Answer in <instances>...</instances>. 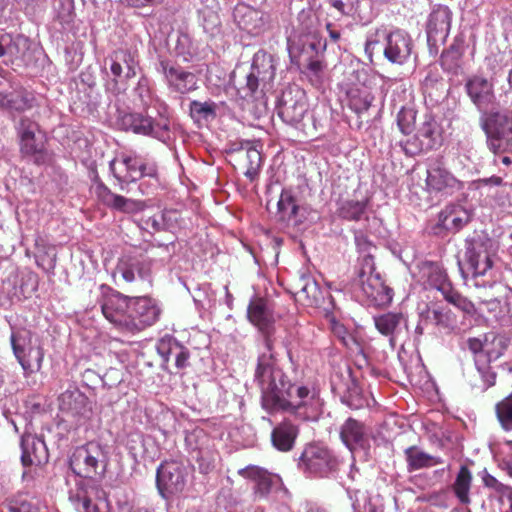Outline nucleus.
<instances>
[{
	"label": "nucleus",
	"mask_w": 512,
	"mask_h": 512,
	"mask_svg": "<svg viewBox=\"0 0 512 512\" xmlns=\"http://www.w3.org/2000/svg\"><path fill=\"white\" fill-rule=\"evenodd\" d=\"M258 384L262 407L268 411H294L306 405V399L310 398L307 387L292 385L272 362L258 363Z\"/></svg>",
	"instance_id": "f257e3e1"
},
{
	"label": "nucleus",
	"mask_w": 512,
	"mask_h": 512,
	"mask_svg": "<svg viewBox=\"0 0 512 512\" xmlns=\"http://www.w3.org/2000/svg\"><path fill=\"white\" fill-rule=\"evenodd\" d=\"M109 462L105 445L96 441L76 447L69 457V467L79 480L96 479L104 476Z\"/></svg>",
	"instance_id": "f03ea898"
},
{
	"label": "nucleus",
	"mask_w": 512,
	"mask_h": 512,
	"mask_svg": "<svg viewBox=\"0 0 512 512\" xmlns=\"http://www.w3.org/2000/svg\"><path fill=\"white\" fill-rule=\"evenodd\" d=\"M481 126L487 136L488 148L495 154L512 151V114L507 111H485Z\"/></svg>",
	"instance_id": "7ed1b4c3"
},
{
	"label": "nucleus",
	"mask_w": 512,
	"mask_h": 512,
	"mask_svg": "<svg viewBox=\"0 0 512 512\" xmlns=\"http://www.w3.org/2000/svg\"><path fill=\"white\" fill-rule=\"evenodd\" d=\"M414 133L401 142L406 155L417 156L431 151L442 144V127L431 114H423L418 118Z\"/></svg>",
	"instance_id": "20e7f679"
},
{
	"label": "nucleus",
	"mask_w": 512,
	"mask_h": 512,
	"mask_svg": "<svg viewBox=\"0 0 512 512\" xmlns=\"http://www.w3.org/2000/svg\"><path fill=\"white\" fill-rule=\"evenodd\" d=\"M356 281L367 299L375 306H386L391 303L393 291L385 285L381 275L375 269L374 259L365 255L356 273Z\"/></svg>",
	"instance_id": "39448f33"
},
{
	"label": "nucleus",
	"mask_w": 512,
	"mask_h": 512,
	"mask_svg": "<svg viewBox=\"0 0 512 512\" xmlns=\"http://www.w3.org/2000/svg\"><path fill=\"white\" fill-rule=\"evenodd\" d=\"M117 124L124 131L150 136L162 142L170 139L169 120L163 117L154 120L152 117L138 112H121Z\"/></svg>",
	"instance_id": "423d86ee"
},
{
	"label": "nucleus",
	"mask_w": 512,
	"mask_h": 512,
	"mask_svg": "<svg viewBox=\"0 0 512 512\" xmlns=\"http://www.w3.org/2000/svg\"><path fill=\"white\" fill-rule=\"evenodd\" d=\"M13 353L26 374L38 372L44 358L43 348L33 344L32 332L27 329L13 330L10 336Z\"/></svg>",
	"instance_id": "0eeeda50"
},
{
	"label": "nucleus",
	"mask_w": 512,
	"mask_h": 512,
	"mask_svg": "<svg viewBox=\"0 0 512 512\" xmlns=\"http://www.w3.org/2000/svg\"><path fill=\"white\" fill-rule=\"evenodd\" d=\"M187 476V468L182 462H162L156 470V487L160 496L169 500L181 494L186 487Z\"/></svg>",
	"instance_id": "6e6552de"
},
{
	"label": "nucleus",
	"mask_w": 512,
	"mask_h": 512,
	"mask_svg": "<svg viewBox=\"0 0 512 512\" xmlns=\"http://www.w3.org/2000/svg\"><path fill=\"white\" fill-rule=\"evenodd\" d=\"M298 466L313 476L327 477L336 471L338 460L327 447L309 444L304 448Z\"/></svg>",
	"instance_id": "1a4fd4ad"
},
{
	"label": "nucleus",
	"mask_w": 512,
	"mask_h": 512,
	"mask_svg": "<svg viewBox=\"0 0 512 512\" xmlns=\"http://www.w3.org/2000/svg\"><path fill=\"white\" fill-rule=\"evenodd\" d=\"M130 297L110 290L103 294L100 306L103 316L117 329L130 333Z\"/></svg>",
	"instance_id": "9d476101"
},
{
	"label": "nucleus",
	"mask_w": 512,
	"mask_h": 512,
	"mask_svg": "<svg viewBox=\"0 0 512 512\" xmlns=\"http://www.w3.org/2000/svg\"><path fill=\"white\" fill-rule=\"evenodd\" d=\"M308 110L306 93L298 86H290L282 92L278 114L288 124L295 125L302 121Z\"/></svg>",
	"instance_id": "9b49d317"
},
{
	"label": "nucleus",
	"mask_w": 512,
	"mask_h": 512,
	"mask_svg": "<svg viewBox=\"0 0 512 512\" xmlns=\"http://www.w3.org/2000/svg\"><path fill=\"white\" fill-rule=\"evenodd\" d=\"M130 333H138L159 319L161 309L149 297H130Z\"/></svg>",
	"instance_id": "f8f14e48"
},
{
	"label": "nucleus",
	"mask_w": 512,
	"mask_h": 512,
	"mask_svg": "<svg viewBox=\"0 0 512 512\" xmlns=\"http://www.w3.org/2000/svg\"><path fill=\"white\" fill-rule=\"evenodd\" d=\"M157 70L164 75L169 89L175 93L184 95L197 89L195 74L168 59H160Z\"/></svg>",
	"instance_id": "ddd939ff"
},
{
	"label": "nucleus",
	"mask_w": 512,
	"mask_h": 512,
	"mask_svg": "<svg viewBox=\"0 0 512 512\" xmlns=\"http://www.w3.org/2000/svg\"><path fill=\"white\" fill-rule=\"evenodd\" d=\"M92 181L97 198L107 207L122 213L133 214L143 211L145 203L140 200L126 198L113 193L99 178L97 171H93Z\"/></svg>",
	"instance_id": "4468645a"
},
{
	"label": "nucleus",
	"mask_w": 512,
	"mask_h": 512,
	"mask_svg": "<svg viewBox=\"0 0 512 512\" xmlns=\"http://www.w3.org/2000/svg\"><path fill=\"white\" fill-rule=\"evenodd\" d=\"M58 407L67 415L81 423L90 418L92 405L88 397L77 387L73 386L65 390L58 397Z\"/></svg>",
	"instance_id": "2eb2a0df"
},
{
	"label": "nucleus",
	"mask_w": 512,
	"mask_h": 512,
	"mask_svg": "<svg viewBox=\"0 0 512 512\" xmlns=\"http://www.w3.org/2000/svg\"><path fill=\"white\" fill-rule=\"evenodd\" d=\"M426 188L430 193L452 194L462 188V183L440 161L427 170Z\"/></svg>",
	"instance_id": "dca6fc26"
},
{
	"label": "nucleus",
	"mask_w": 512,
	"mask_h": 512,
	"mask_svg": "<svg viewBox=\"0 0 512 512\" xmlns=\"http://www.w3.org/2000/svg\"><path fill=\"white\" fill-rule=\"evenodd\" d=\"M121 163L125 168V173L123 174L116 171L115 160L109 163L110 171L121 184V189H123L122 183L136 182L145 176L155 177L157 174L154 165H149L136 156H125Z\"/></svg>",
	"instance_id": "f3484780"
},
{
	"label": "nucleus",
	"mask_w": 512,
	"mask_h": 512,
	"mask_svg": "<svg viewBox=\"0 0 512 512\" xmlns=\"http://www.w3.org/2000/svg\"><path fill=\"white\" fill-rule=\"evenodd\" d=\"M152 264L153 260L148 257L125 256L120 259L116 269L128 283L135 281L136 275L139 279L150 283Z\"/></svg>",
	"instance_id": "a211bd4d"
},
{
	"label": "nucleus",
	"mask_w": 512,
	"mask_h": 512,
	"mask_svg": "<svg viewBox=\"0 0 512 512\" xmlns=\"http://www.w3.org/2000/svg\"><path fill=\"white\" fill-rule=\"evenodd\" d=\"M21 462L23 466H40L48 462L49 453L44 440L33 434L21 438Z\"/></svg>",
	"instance_id": "6ab92c4d"
},
{
	"label": "nucleus",
	"mask_w": 512,
	"mask_h": 512,
	"mask_svg": "<svg viewBox=\"0 0 512 512\" xmlns=\"http://www.w3.org/2000/svg\"><path fill=\"white\" fill-rule=\"evenodd\" d=\"M467 93L482 114L493 106L496 100L493 84L486 78L474 76L466 83Z\"/></svg>",
	"instance_id": "aec40b11"
},
{
	"label": "nucleus",
	"mask_w": 512,
	"mask_h": 512,
	"mask_svg": "<svg viewBox=\"0 0 512 512\" xmlns=\"http://www.w3.org/2000/svg\"><path fill=\"white\" fill-rule=\"evenodd\" d=\"M158 354L167 363L171 357L175 360L177 369H185L190 365V351L172 336L161 338L156 346Z\"/></svg>",
	"instance_id": "412c9836"
},
{
	"label": "nucleus",
	"mask_w": 512,
	"mask_h": 512,
	"mask_svg": "<svg viewBox=\"0 0 512 512\" xmlns=\"http://www.w3.org/2000/svg\"><path fill=\"white\" fill-rule=\"evenodd\" d=\"M20 153L23 158L37 166L50 165L53 153L46 147L45 136L19 140Z\"/></svg>",
	"instance_id": "4be33fe9"
},
{
	"label": "nucleus",
	"mask_w": 512,
	"mask_h": 512,
	"mask_svg": "<svg viewBox=\"0 0 512 512\" xmlns=\"http://www.w3.org/2000/svg\"><path fill=\"white\" fill-rule=\"evenodd\" d=\"M466 259L473 276L484 275L493 266L492 253L488 244L483 241H473L466 251Z\"/></svg>",
	"instance_id": "5701e85b"
},
{
	"label": "nucleus",
	"mask_w": 512,
	"mask_h": 512,
	"mask_svg": "<svg viewBox=\"0 0 512 512\" xmlns=\"http://www.w3.org/2000/svg\"><path fill=\"white\" fill-rule=\"evenodd\" d=\"M258 330L264 336L265 346L270 352L273 346V335L275 332V303L268 298H258Z\"/></svg>",
	"instance_id": "b1692460"
},
{
	"label": "nucleus",
	"mask_w": 512,
	"mask_h": 512,
	"mask_svg": "<svg viewBox=\"0 0 512 512\" xmlns=\"http://www.w3.org/2000/svg\"><path fill=\"white\" fill-rule=\"evenodd\" d=\"M108 59L110 61V71L114 76L115 82H117V79L121 78L123 74L127 79L135 77L136 60L134 54L129 50L117 49Z\"/></svg>",
	"instance_id": "393cba45"
},
{
	"label": "nucleus",
	"mask_w": 512,
	"mask_h": 512,
	"mask_svg": "<svg viewBox=\"0 0 512 512\" xmlns=\"http://www.w3.org/2000/svg\"><path fill=\"white\" fill-rule=\"evenodd\" d=\"M411 53V39L399 32H392L387 38V46L384 50L386 58L393 62L402 64Z\"/></svg>",
	"instance_id": "a878e982"
},
{
	"label": "nucleus",
	"mask_w": 512,
	"mask_h": 512,
	"mask_svg": "<svg viewBox=\"0 0 512 512\" xmlns=\"http://www.w3.org/2000/svg\"><path fill=\"white\" fill-rule=\"evenodd\" d=\"M299 434V428L291 421L284 420L271 433L272 445L281 452L291 451Z\"/></svg>",
	"instance_id": "bb28decb"
},
{
	"label": "nucleus",
	"mask_w": 512,
	"mask_h": 512,
	"mask_svg": "<svg viewBox=\"0 0 512 512\" xmlns=\"http://www.w3.org/2000/svg\"><path fill=\"white\" fill-rule=\"evenodd\" d=\"M34 103V95L24 88L9 93L0 91V107L8 111L24 112L33 108Z\"/></svg>",
	"instance_id": "cd10ccee"
},
{
	"label": "nucleus",
	"mask_w": 512,
	"mask_h": 512,
	"mask_svg": "<svg viewBox=\"0 0 512 512\" xmlns=\"http://www.w3.org/2000/svg\"><path fill=\"white\" fill-rule=\"evenodd\" d=\"M471 215L461 205H449L439 214V224L448 231L457 232L467 225Z\"/></svg>",
	"instance_id": "c85d7f7f"
},
{
	"label": "nucleus",
	"mask_w": 512,
	"mask_h": 512,
	"mask_svg": "<svg viewBox=\"0 0 512 512\" xmlns=\"http://www.w3.org/2000/svg\"><path fill=\"white\" fill-rule=\"evenodd\" d=\"M451 27V11L446 6H438L430 14L427 24L429 39L445 38Z\"/></svg>",
	"instance_id": "c756f323"
},
{
	"label": "nucleus",
	"mask_w": 512,
	"mask_h": 512,
	"mask_svg": "<svg viewBox=\"0 0 512 512\" xmlns=\"http://www.w3.org/2000/svg\"><path fill=\"white\" fill-rule=\"evenodd\" d=\"M365 436V426L357 419L350 417L341 426L340 438L350 451H353L357 446H361Z\"/></svg>",
	"instance_id": "7c9ffc66"
},
{
	"label": "nucleus",
	"mask_w": 512,
	"mask_h": 512,
	"mask_svg": "<svg viewBox=\"0 0 512 512\" xmlns=\"http://www.w3.org/2000/svg\"><path fill=\"white\" fill-rule=\"evenodd\" d=\"M276 215L280 221L293 222L295 225L301 222L298 219L299 206L296 199L289 190H282L279 200L276 203Z\"/></svg>",
	"instance_id": "2f4dec72"
},
{
	"label": "nucleus",
	"mask_w": 512,
	"mask_h": 512,
	"mask_svg": "<svg viewBox=\"0 0 512 512\" xmlns=\"http://www.w3.org/2000/svg\"><path fill=\"white\" fill-rule=\"evenodd\" d=\"M69 499L83 512H104L97 503L92 502L84 480H76L75 489L69 490Z\"/></svg>",
	"instance_id": "473e14b6"
},
{
	"label": "nucleus",
	"mask_w": 512,
	"mask_h": 512,
	"mask_svg": "<svg viewBox=\"0 0 512 512\" xmlns=\"http://www.w3.org/2000/svg\"><path fill=\"white\" fill-rule=\"evenodd\" d=\"M405 456L410 471L429 468L442 463L440 458L427 454L416 446L407 448Z\"/></svg>",
	"instance_id": "72a5a7b5"
},
{
	"label": "nucleus",
	"mask_w": 512,
	"mask_h": 512,
	"mask_svg": "<svg viewBox=\"0 0 512 512\" xmlns=\"http://www.w3.org/2000/svg\"><path fill=\"white\" fill-rule=\"evenodd\" d=\"M374 323L377 330L385 336H390L393 340L395 333L402 323L406 324V319L402 313L388 312L374 317Z\"/></svg>",
	"instance_id": "f704fd0d"
},
{
	"label": "nucleus",
	"mask_w": 512,
	"mask_h": 512,
	"mask_svg": "<svg viewBox=\"0 0 512 512\" xmlns=\"http://www.w3.org/2000/svg\"><path fill=\"white\" fill-rule=\"evenodd\" d=\"M30 46L31 42L28 37L22 34H18L16 36L8 34V61L12 64L16 61L23 62L25 60L27 52L30 49Z\"/></svg>",
	"instance_id": "c9c22d12"
},
{
	"label": "nucleus",
	"mask_w": 512,
	"mask_h": 512,
	"mask_svg": "<svg viewBox=\"0 0 512 512\" xmlns=\"http://www.w3.org/2000/svg\"><path fill=\"white\" fill-rule=\"evenodd\" d=\"M256 76L250 72L246 76V82L237 88L238 101L242 109L253 111L256 108Z\"/></svg>",
	"instance_id": "e433bc0d"
},
{
	"label": "nucleus",
	"mask_w": 512,
	"mask_h": 512,
	"mask_svg": "<svg viewBox=\"0 0 512 512\" xmlns=\"http://www.w3.org/2000/svg\"><path fill=\"white\" fill-rule=\"evenodd\" d=\"M347 97L349 107L356 113L367 111L374 100L373 95L367 88H351L347 92Z\"/></svg>",
	"instance_id": "4c0bfd02"
},
{
	"label": "nucleus",
	"mask_w": 512,
	"mask_h": 512,
	"mask_svg": "<svg viewBox=\"0 0 512 512\" xmlns=\"http://www.w3.org/2000/svg\"><path fill=\"white\" fill-rule=\"evenodd\" d=\"M427 313L428 318L440 328L453 330L456 327V316L447 307L435 304L428 308Z\"/></svg>",
	"instance_id": "58836bf2"
},
{
	"label": "nucleus",
	"mask_w": 512,
	"mask_h": 512,
	"mask_svg": "<svg viewBox=\"0 0 512 512\" xmlns=\"http://www.w3.org/2000/svg\"><path fill=\"white\" fill-rule=\"evenodd\" d=\"M216 109L217 105L213 101L200 102L193 100L189 105L190 116L197 123L214 119L217 115Z\"/></svg>",
	"instance_id": "ea45409f"
},
{
	"label": "nucleus",
	"mask_w": 512,
	"mask_h": 512,
	"mask_svg": "<svg viewBox=\"0 0 512 512\" xmlns=\"http://www.w3.org/2000/svg\"><path fill=\"white\" fill-rule=\"evenodd\" d=\"M298 287L299 289L296 290L295 295L298 297L299 301L308 306H312L317 303L321 292L314 280L310 278H302Z\"/></svg>",
	"instance_id": "a19ab883"
},
{
	"label": "nucleus",
	"mask_w": 512,
	"mask_h": 512,
	"mask_svg": "<svg viewBox=\"0 0 512 512\" xmlns=\"http://www.w3.org/2000/svg\"><path fill=\"white\" fill-rule=\"evenodd\" d=\"M472 476L466 466H461L456 480L453 484V490L461 503L469 502V490L471 486Z\"/></svg>",
	"instance_id": "79ce46f5"
},
{
	"label": "nucleus",
	"mask_w": 512,
	"mask_h": 512,
	"mask_svg": "<svg viewBox=\"0 0 512 512\" xmlns=\"http://www.w3.org/2000/svg\"><path fill=\"white\" fill-rule=\"evenodd\" d=\"M210 439L203 429H193L185 435V445L189 451L200 453L209 448Z\"/></svg>",
	"instance_id": "37998d69"
},
{
	"label": "nucleus",
	"mask_w": 512,
	"mask_h": 512,
	"mask_svg": "<svg viewBox=\"0 0 512 512\" xmlns=\"http://www.w3.org/2000/svg\"><path fill=\"white\" fill-rule=\"evenodd\" d=\"M282 484L278 474L269 472L266 469L258 468V493L268 494L272 490H277Z\"/></svg>",
	"instance_id": "c03bdc74"
},
{
	"label": "nucleus",
	"mask_w": 512,
	"mask_h": 512,
	"mask_svg": "<svg viewBox=\"0 0 512 512\" xmlns=\"http://www.w3.org/2000/svg\"><path fill=\"white\" fill-rule=\"evenodd\" d=\"M367 200L355 201L347 200L343 202L339 208V216L343 219L358 221L365 213Z\"/></svg>",
	"instance_id": "a18cd8bd"
},
{
	"label": "nucleus",
	"mask_w": 512,
	"mask_h": 512,
	"mask_svg": "<svg viewBox=\"0 0 512 512\" xmlns=\"http://www.w3.org/2000/svg\"><path fill=\"white\" fill-rule=\"evenodd\" d=\"M417 112L412 107H402L397 115V124L400 131L410 135L418 124Z\"/></svg>",
	"instance_id": "49530a36"
},
{
	"label": "nucleus",
	"mask_w": 512,
	"mask_h": 512,
	"mask_svg": "<svg viewBox=\"0 0 512 512\" xmlns=\"http://www.w3.org/2000/svg\"><path fill=\"white\" fill-rule=\"evenodd\" d=\"M497 419L505 431H512V393L495 406Z\"/></svg>",
	"instance_id": "de8ad7c7"
},
{
	"label": "nucleus",
	"mask_w": 512,
	"mask_h": 512,
	"mask_svg": "<svg viewBox=\"0 0 512 512\" xmlns=\"http://www.w3.org/2000/svg\"><path fill=\"white\" fill-rule=\"evenodd\" d=\"M15 130L19 140L45 136L42 133L39 124L27 116L20 117L19 121L15 125Z\"/></svg>",
	"instance_id": "09e8293b"
},
{
	"label": "nucleus",
	"mask_w": 512,
	"mask_h": 512,
	"mask_svg": "<svg viewBox=\"0 0 512 512\" xmlns=\"http://www.w3.org/2000/svg\"><path fill=\"white\" fill-rule=\"evenodd\" d=\"M15 130L19 140L45 136L42 133L39 124L27 116L20 117L19 121L15 125Z\"/></svg>",
	"instance_id": "8fccbe9b"
},
{
	"label": "nucleus",
	"mask_w": 512,
	"mask_h": 512,
	"mask_svg": "<svg viewBox=\"0 0 512 512\" xmlns=\"http://www.w3.org/2000/svg\"><path fill=\"white\" fill-rule=\"evenodd\" d=\"M444 298L460 310H462L464 313L468 315H475L476 314V307L475 305L466 297L462 296L456 291L448 290L444 291Z\"/></svg>",
	"instance_id": "3c124183"
},
{
	"label": "nucleus",
	"mask_w": 512,
	"mask_h": 512,
	"mask_svg": "<svg viewBox=\"0 0 512 512\" xmlns=\"http://www.w3.org/2000/svg\"><path fill=\"white\" fill-rule=\"evenodd\" d=\"M195 460L198 463L199 471L202 474H208L214 469V458L210 447L205 448V450L200 453H197Z\"/></svg>",
	"instance_id": "603ef678"
},
{
	"label": "nucleus",
	"mask_w": 512,
	"mask_h": 512,
	"mask_svg": "<svg viewBox=\"0 0 512 512\" xmlns=\"http://www.w3.org/2000/svg\"><path fill=\"white\" fill-rule=\"evenodd\" d=\"M173 214H175L174 211H164L159 218L156 216L149 217L145 223L156 232L164 231L170 228L168 221L171 220Z\"/></svg>",
	"instance_id": "864d4df0"
},
{
	"label": "nucleus",
	"mask_w": 512,
	"mask_h": 512,
	"mask_svg": "<svg viewBox=\"0 0 512 512\" xmlns=\"http://www.w3.org/2000/svg\"><path fill=\"white\" fill-rule=\"evenodd\" d=\"M3 506L8 512H37V508L25 500L8 499Z\"/></svg>",
	"instance_id": "5fc2aeb1"
},
{
	"label": "nucleus",
	"mask_w": 512,
	"mask_h": 512,
	"mask_svg": "<svg viewBox=\"0 0 512 512\" xmlns=\"http://www.w3.org/2000/svg\"><path fill=\"white\" fill-rule=\"evenodd\" d=\"M36 263L47 273H53L56 267V254L45 253L43 255H36Z\"/></svg>",
	"instance_id": "6e6d98bb"
},
{
	"label": "nucleus",
	"mask_w": 512,
	"mask_h": 512,
	"mask_svg": "<svg viewBox=\"0 0 512 512\" xmlns=\"http://www.w3.org/2000/svg\"><path fill=\"white\" fill-rule=\"evenodd\" d=\"M126 447L129 452L136 456L143 447V435L140 433H131L127 437Z\"/></svg>",
	"instance_id": "4d7b16f0"
},
{
	"label": "nucleus",
	"mask_w": 512,
	"mask_h": 512,
	"mask_svg": "<svg viewBox=\"0 0 512 512\" xmlns=\"http://www.w3.org/2000/svg\"><path fill=\"white\" fill-rule=\"evenodd\" d=\"M477 370L481 374L482 380L486 384V388L492 387L496 383V373L491 370L490 366H480L478 360L475 361Z\"/></svg>",
	"instance_id": "13d9d810"
},
{
	"label": "nucleus",
	"mask_w": 512,
	"mask_h": 512,
	"mask_svg": "<svg viewBox=\"0 0 512 512\" xmlns=\"http://www.w3.org/2000/svg\"><path fill=\"white\" fill-rule=\"evenodd\" d=\"M492 343L496 344L499 347V350H497V351L488 350L487 355H488V357L498 358L499 356H501L503 354V351L507 348L506 341L503 337L494 335L493 339H492Z\"/></svg>",
	"instance_id": "bf43d9fd"
},
{
	"label": "nucleus",
	"mask_w": 512,
	"mask_h": 512,
	"mask_svg": "<svg viewBox=\"0 0 512 512\" xmlns=\"http://www.w3.org/2000/svg\"><path fill=\"white\" fill-rule=\"evenodd\" d=\"M487 341H488V336H485L484 341H482L479 338H469L467 340L468 348L473 354L477 355L483 351L484 345Z\"/></svg>",
	"instance_id": "052dcab7"
},
{
	"label": "nucleus",
	"mask_w": 512,
	"mask_h": 512,
	"mask_svg": "<svg viewBox=\"0 0 512 512\" xmlns=\"http://www.w3.org/2000/svg\"><path fill=\"white\" fill-rule=\"evenodd\" d=\"M127 5L135 8H142L146 6H155L163 2V0H124Z\"/></svg>",
	"instance_id": "680f3d73"
},
{
	"label": "nucleus",
	"mask_w": 512,
	"mask_h": 512,
	"mask_svg": "<svg viewBox=\"0 0 512 512\" xmlns=\"http://www.w3.org/2000/svg\"><path fill=\"white\" fill-rule=\"evenodd\" d=\"M477 187L495 185L500 186L503 184V179L499 176H491L489 178L479 179L476 182Z\"/></svg>",
	"instance_id": "e2e57ef3"
},
{
	"label": "nucleus",
	"mask_w": 512,
	"mask_h": 512,
	"mask_svg": "<svg viewBox=\"0 0 512 512\" xmlns=\"http://www.w3.org/2000/svg\"><path fill=\"white\" fill-rule=\"evenodd\" d=\"M247 318L253 325H256V294L250 299L247 309Z\"/></svg>",
	"instance_id": "0e129e2a"
},
{
	"label": "nucleus",
	"mask_w": 512,
	"mask_h": 512,
	"mask_svg": "<svg viewBox=\"0 0 512 512\" xmlns=\"http://www.w3.org/2000/svg\"><path fill=\"white\" fill-rule=\"evenodd\" d=\"M500 500L502 503L506 500L509 503V509L506 512H512V488L504 487L501 491Z\"/></svg>",
	"instance_id": "69168bd1"
},
{
	"label": "nucleus",
	"mask_w": 512,
	"mask_h": 512,
	"mask_svg": "<svg viewBox=\"0 0 512 512\" xmlns=\"http://www.w3.org/2000/svg\"><path fill=\"white\" fill-rule=\"evenodd\" d=\"M238 473L248 479L256 480V467L249 465L245 468L239 469Z\"/></svg>",
	"instance_id": "338daca9"
},
{
	"label": "nucleus",
	"mask_w": 512,
	"mask_h": 512,
	"mask_svg": "<svg viewBox=\"0 0 512 512\" xmlns=\"http://www.w3.org/2000/svg\"><path fill=\"white\" fill-rule=\"evenodd\" d=\"M8 33L0 34V58L7 57Z\"/></svg>",
	"instance_id": "774afa93"
}]
</instances>
